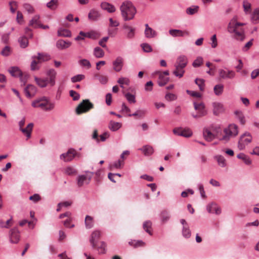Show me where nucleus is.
I'll list each match as a JSON object with an SVG mask.
<instances>
[{
	"label": "nucleus",
	"instance_id": "obj_1",
	"mask_svg": "<svg viewBox=\"0 0 259 259\" xmlns=\"http://www.w3.org/2000/svg\"><path fill=\"white\" fill-rule=\"evenodd\" d=\"M120 10L124 21L133 19L137 13L136 8L130 1L123 2L120 7Z\"/></svg>",
	"mask_w": 259,
	"mask_h": 259
},
{
	"label": "nucleus",
	"instance_id": "obj_2",
	"mask_svg": "<svg viewBox=\"0 0 259 259\" xmlns=\"http://www.w3.org/2000/svg\"><path fill=\"white\" fill-rule=\"evenodd\" d=\"M225 135L220 140L228 141L231 136H236L238 133V126L235 124H231L229 126L224 130Z\"/></svg>",
	"mask_w": 259,
	"mask_h": 259
},
{
	"label": "nucleus",
	"instance_id": "obj_3",
	"mask_svg": "<svg viewBox=\"0 0 259 259\" xmlns=\"http://www.w3.org/2000/svg\"><path fill=\"white\" fill-rule=\"evenodd\" d=\"M94 108V104L91 103L89 100H83L76 108L77 114H80L82 113L87 112L90 109Z\"/></svg>",
	"mask_w": 259,
	"mask_h": 259
},
{
	"label": "nucleus",
	"instance_id": "obj_4",
	"mask_svg": "<svg viewBox=\"0 0 259 259\" xmlns=\"http://www.w3.org/2000/svg\"><path fill=\"white\" fill-rule=\"evenodd\" d=\"M252 140V137L250 133L249 132H245L242 134L239 139L238 143V148L240 150H243L246 145L250 143Z\"/></svg>",
	"mask_w": 259,
	"mask_h": 259
},
{
	"label": "nucleus",
	"instance_id": "obj_5",
	"mask_svg": "<svg viewBox=\"0 0 259 259\" xmlns=\"http://www.w3.org/2000/svg\"><path fill=\"white\" fill-rule=\"evenodd\" d=\"M93 172L87 171L85 175H79L77 178V183L78 187H81L84 184H89L92 177Z\"/></svg>",
	"mask_w": 259,
	"mask_h": 259
},
{
	"label": "nucleus",
	"instance_id": "obj_6",
	"mask_svg": "<svg viewBox=\"0 0 259 259\" xmlns=\"http://www.w3.org/2000/svg\"><path fill=\"white\" fill-rule=\"evenodd\" d=\"M25 118H23L19 122V125L20 126V131L25 135H26L27 138H30L31 137V134L32 130V128L33 127V123H29L26 128H22V126H24L25 124Z\"/></svg>",
	"mask_w": 259,
	"mask_h": 259
},
{
	"label": "nucleus",
	"instance_id": "obj_7",
	"mask_svg": "<svg viewBox=\"0 0 259 259\" xmlns=\"http://www.w3.org/2000/svg\"><path fill=\"white\" fill-rule=\"evenodd\" d=\"M219 74L220 78L224 79H233L235 76V72L227 68H226V69H219Z\"/></svg>",
	"mask_w": 259,
	"mask_h": 259
},
{
	"label": "nucleus",
	"instance_id": "obj_8",
	"mask_svg": "<svg viewBox=\"0 0 259 259\" xmlns=\"http://www.w3.org/2000/svg\"><path fill=\"white\" fill-rule=\"evenodd\" d=\"M9 237L12 243H17L20 239V232L17 228H14L10 231Z\"/></svg>",
	"mask_w": 259,
	"mask_h": 259
},
{
	"label": "nucleus",
	"instance_id": "obj_9",
	"mask_svg": "<svg viewBox=\"0 0 259 259\" xmlns=\"http://www.w3.org/2000/svg\"><path fill=\"white\" fill-rule=\"evenodd\" d=\"M76 154V152L74 149H70L68 151L60 155V159L63 160L65 162L72 160Z\"/></svg>",
	"mask_w": 259,
	"mask_h": 259
},
{
	"label": "nucleus",
	"instance_id": "obj_10",
	"mask_svg": "<svg viewBox=\"0 0 259 259\" xmlns=\"http://www.w3.org/2000/svg\"><path fill=\"white\" fill-rule=\"evenodd\" d=\"M193 105L195 110L197 111V113L200 116L203 117L207 115V111L203 103H197L196 102H194Z\"/></svg>",
	"mask_w": 259,
	"mask_h": 259
},
{
	"label": "nucleus",
	"instance_id": "obj_11",
	"mask_svg": "<svg viewBox=\"0 0 259 259\" xmlns=\"http://www.w3.org/2000/svg\"><path fill=\"white\" fill-rule=\"evenodd\" d=\"M188 60L186 56L184 55L179 56L175 64L176 69L177 70L184 69L186 66Z\"/></svg>",
	"mask_w": 259,
	"mask_h": 259
},
{
	"label": "nucleus",
	"instance_id": "obj_12",
	"mask_svg": "<svg viewBox=\"0 0 259 259\" xmlns=\"http://www.w3.org/2000/svg\"><path fill=\"white\" fill-rule=\"evenodd\" d=\"M48 103V99L44 97L33 101L32 103V106L35 108L40 107L41 108L45 109Z\"/></svg>",
	"mask_w": 259,
	"mask_h": 259
},
{
	"label": "nucleus",
	"instance_id": "obj_13",
	"mask_svg": "<svg viewBox=\"0 0 259 259\" xmlns=\"http://www.w3.org/2000/svg\"><path fill=\"white\" fill-rule=\"evenodd\" d=\"M101 235V233L99 231L96 230L92 232L90 239V242L93 248H95L96 247L97 242L100 239Z\"/></svg>",
	"mask_w": 259,
	"mask_h": 259
},
{
	"label": "nucleus",
	"instance_id": "obj_14",
	"mask_svg": "<svg viewBox=\"0 0 259 259\" xmlns=\"http://www.w3.org/2000/svg\"><path fill=\"white\" fill-rule=\"evenodd\" d=\"M46 74L49 77V84L52 87L54 86L55 84L57 72L54 69H50L47 71Z\"/></svg>",
	"mask_w": 259,
	"mask_h": 259
},
{
	"label": "nucleus",
	"instance_id": "obj_15",
	"mask_svg": "<svg viewBox=\"0 0 259 259\" xmlns=\"http://www.w3.org/2000/svg\"><path fill=\"white\" fill-rule=\"evenodd\" d=\"M213 113L215 115H218L220 113H223L224 110L223 105L219 102H214L212 103Z\"/></svg>",
	"mask_w": 259,
	"mask_h": 259
},
{
	"label": "nucleus",
	"instance_id": "obj_16",
	"mask_svg": "<svg viewBox=\"0 0 259 259\" xmlns=\"http://www.w3.org/2000/svg\"><path fill=\"white\" fill-rule=\"evenodd\" d=\"M36 87L32 84H28L24 89V92L27 97L31 98L36 93Z\"/></svg>",
	"mask_w": 259,
	"mask_h": 259
},
{
	"label": "nucleus",
	"instance_id": "obj_17",
	"mask_svg": "<svg viewBox=\"0 0 259 259\" xmlns=\"http://www.w3.org/2000/svg\"><path fill=\"white\" fill-rule=\"evenodd\" d=\"M113 69L116 72H119L123 66V59L121 57H118L113 62Z\"/></svg>",
	"mask_w": 259,
	"mask_h": 259
},
{
	"label": "nucleus",
	"instance_id": "obj_18",
	"mask_svg": "<svg viewBox=\"0 0 259 259\" xmlns=\"http://www.w3.org/2000/svg\"><path fill=\"white\" fill-rule=\"evenodd\" d=\"M206 209L209 213H213L214 211L215 214H219L221 212V208L217 206V205L214 203L209 204L207 206Z\"/></svg>",
	"mask_w": 259,
	"mask_h": 259
},
{
	"label": "nucleus",
	"instance_id": "obj_19",
	"mask_svg": "<svg viewBox=\"0 0 259 259\" xmlns=\"http://www.w3.org/2000/svg\"><path fill=\"white\" fill-rule=\"evenodd\" d=\"M71 44L70 41L59 39L56 42V47L60 50H63L68 48Z\"/></svg>",
	"mask_w": 259,
	"mask_h": 259
},
{
	"label": "nucleus",
	"instance_id": "obj_20",
	"mask_svg": "<svg viewBox=\"0 0 259 259\" xmlns=\"http://www.w3.org/2000/svg\"><path fill=\"white\" fill-rule=\"evenodd\" d=\"M169 33L173 37L188 36L189 33L188 31H183L179 29H170L169 30Z\"/></svg>",
	"mask_w": 259,
	"mask_h": 259
},
{
	"label": "nucleus",
	"instance_id": "obj_21",
	"mask_svg": "<svg viewBox=\"0 0 259 259\" xmlns=\"http://www.w3.org/2000/svg\"><path fill=\"white\" fill-rule=\"evenodd\" d=\"M8 71L12 76L15 77H18V76L23 75V72L20 68L17 66L11 67L9 69Z\"/></svg>",
	"mask_w": 259,
	"mask_h": 259
},
{
	"label": "nucleus",
	"instance_id": "obj_22",
	"mask_svg": "<svg viewBox=\"0 0 259 259\" xmlns=\"http://www.w3.org/2000/svg\"><path fill=\"white\" fill-rule=\"evenodd\" d=\"M203 136L204 139L207 142L212 141L214 138L215 136L207 128H204L203 130Z\"/></svg>",
	"mask_w": 259,
	"mask_h": 259
},
{
	"label": "nucleus",
	"instance_id": "obj_23",
	"mask_svg": "<svg viewBox=\"0 0 259 259\" xmlns=\"http://www.w3.org/2000/svg\"><path fill=\"white\" fill-rule=\"evenodd\" d=\"M101 7L102 9L107 11L109 13H113L116 10L115 7L113 5L107 2L102 3Z\"/></svg>",
	"mask_w": 259,
	"mask_h": 259
},
{
	"label": "nucleus",
	"instance_id": "obj_24",
	"mask_svg": "<svg viewBox=\"0 0 259 259\" xmlns=\"http://www.w3.org/2000/svg\"><path fill=\"white\" fill-rule=\"evenodd\" d=\"M34 80L36 81L37 84L40 88H45L49 84V81L48 78H41L37 77H34Z\"/></svg>",
	"mask_w": 259,
	"mask_h": 259
},
{
	"label": "nucleus",
	"instance_id": "obj_25",
	"mask_svg": "<svg viewBox=\"0 0 259 259\" xmlns=\"http://www.w3.org/2000/svg\"><path fill=\"white\" fill-rule=\"evenodd\" d=\"M100 14L98 11L94 9H92L88 14V18L90 20L97 21L100 17Z\"/></svg>",
	"mask_w": 259,
	"mask_h": 259
},
{
	"label": "nucleus",
	"instance_id": "obj_26",
	"mask_svg": "<svg viewBox=\"0 0 259 259\" xmlns=\"http://www.w3.org/2000/svg\"><path fill=\"white\" fill-rule=\"evenodd\" d=\"M32 59H37L39 63L41 62L47 61L50 59V56L46 54H42L40 53H37V56H32Z\"/></svg>",
	"mask_w": 259,
	"mask_h": 259
},
{
	"label": "nucleus",
	"instance_id": "obj_27",
	"mask_svg": "<svg viewBox=\"0 0 259 259\" xmlns=\"http://www.w3.org/2000/svg\"><path fill=\"white\" fill-rule=\"evenodd\" d=\"M139 150H141L145 156H150L154 152L153 147L149 145L144 146Z\"/></svg>",
	"mask_w": 259,
	"mask_h": 259
},
{
	"label": "nucleus",
	"instance_id": "obj_28",
	"mask_svg": "<svg viewBox=\"0 0 259 259\" xmlns=\"http://www.w3.org/2000/svg\"><path fill=\"white\" fill-rule=\"evenodd\" d=\"M169 78L168 77H165L163 74L160 73L157 83L160 87H163L165 85L168 81Z\"/></svg>",
	"mask_w": 259,
	"mask_h": 259
},
{
	"label": "nucleus",
	"instance_id": "obj_29",
	"mask_svg": "<svg viewBox=\"0 0 259 259\" xmlns=\"http://www.w3.org/2000/svg\"><path fill=\"white\" fill-rule=\"evenodd\" d=\"M121 127V123L118 122H115L111 120L108 124V128L112 131L115 132L119 130Z\"/></svg>",
	"mask_w": 259,
	"mask_h": 259
},
{
	"label": "nucleus",
	"instance_id": "obj_30",
	"mask_svg": "<svg viewBox=\"0 0 259 259\" xmlns=\"http://www.w3.org/2000/svg\"><path fill=\"white\" fill-rule=\"evenodd\" d=\"M39 16L35 15L29 21V25L33 27L34 28L38 27L39 24H40L39 21Z\"/></svg>",
	"mask_w": 259,
	"mask_h": 259
},
{
	"label": "nucleus",
	"instance_id": "obj_31",
	"mask_svg": "<svg viewBox=\"0 0 259 259\" xmlns=\"http://www.w3.org/2000/svg\"><path fill=\"white\" fill-rule=\"evenodd\" d=\"M123 28L124 29L128 30V31L126 33V37L128 38H132L134 37L135 31V29L134 28H133L131 26H128L126 24L123 25Z\"/></svg>",
	"mask_w": 259,
	"mask_h": 259
},
{
	"label": "nucleus",
	"instance_id": "obj_32",
	"mask_svg": "<svg viewBox=\"0 0 259 259\" xmlns=\"http://www.w3.org/2000/svg\"><path fill=\"white\" fill-rule=\"evenodd\" d=\"M237 157L242 160L246 165H249L251 164V160L250 159V158L247 155L244 154L243 153L238 154L237 155Z\"/></svg>",
	"mask_w": 259,
	"mask_h": 259
},
{
	"label": "nucleus",
	"instance_id": "obj_33",
	"mask_svg": "<svg viewBox=\"0 0 259 259\" xmlns=\"http://www.w3.org/2000/svg\"><path fill=\"white\" fill-rule=\"evenodd\" d=\"M84 223L85 227L87 229H91L94 226V221L93 217L87 215L85 218Z\"/></svg>",
	"mask_w": 259,
	"mask_h": 259
},
{
	"label": "nucleus",
	"instance_id": "obj_34",
	"mask_svg": "<svg viewBox=\"0 0 259 259\" xmlns=\"http://www.w3.org/2000/svg\"><path fill=\"white\" fill-rule=\"evenodd\" d=\"M94 55L97 58H101L104 56V52L101 48L97 47L94 48Z\"/></svg>",
	"mask_w": 259,
	"mask_h": 259
},
{
	"label": "nucleus",
	"instance_id": "obj_35",
	"mask_svg": "<svg viewBox=\"0 0 259 259\" xmlns=\"http://www.w3.org/2000/svg\"><path fill=\"white\" fill-rule=\"evenodd\" d=\"M58 35L63 37H70L71 33L70 31L68 29L60 28L58 30Z\"/></svg>",
	"mask_w": 259,
	"mask_h": 259
},
{
	"label": "nucleus",
	"instance_id": "obj_36",
	"mask_svg": "<svg viewBox=\"0 0 259 259\" xmlns=\"http://www.w3.org/2000/svg\"><path fill=\"white\" fill-rule=\"evenodd\" d=\"M236 117L239 120L240 122L242 124H244L245 123V120L244 116L242 111L236 110L234 112Z\"/></svg>",
	"mask_w": 259,
	"mask_h": 259
},
{
	"label": "nucleus",
	"instance_id": "obj_37",
	"mask_svg": "<svg viewBox=\"0 0 259 259\" xmlns=\"http://www.w3.org/2000/svg\"><path fill=\"white\" fill-rule=\"evenodd\" d=\"M252 23L254 24L259 22V9H256L254 10L251 18Z\"/></svg>",
	"mask_w": 259,
	"mask_h": 259
},
{
	"label": "nucleus",
	"instance_id": "obj_38",
	"mask_svg": "<svg viewBox=\"0 0 259 259\" xmlns=\"http://www.w3.org/2000/svg\"><path fill=\"white\" fill-rule=\"evenodd\" d=\"M224 90V85L222 84H218L214 87L213 91L217 96H220L222 94Z\"/></svg>",
	"mask_w": 259,
	"mask_h": 259
},
{
	"label": "nucleus",
	"instance_id": "obj_39",
	"mask_svg": "<svg viewBox=\"0 0 259 259\" xmlns=\"http://www.w3.org/2000/svg\"><path fill=\"white\" fill-rule=\"evenodd\" d=\"M144 33L145 37L148 38H153L157 34L156 32L152 28L148 29V30H145Z\"/></svg>",
	"mask_w": 259,
	"mask_h": 259
},
{
	"label": "nucleus",
	"instance_id": "obj_40",
	"mask_svg": "<svg viewBox=\"0 0 259 259\" xmlns=\"http://www.w3.org/2000/svg\"><path fill=\"white\" fill-rule=\"evenodd\" d=\"M182 234L185 238H189L190 237L191 233L189 225H186L183 227Z\"/></svg>",
	"mask_w": 259,
	"mask_h": 259
},
{
	"label": "nucleus",
	"instance_id": "obj_41",
	"mask_svg": "<svg viewBox=\"0 0 259 259\" xmlns=\"http://www.w3.org/2000/svg\"><path fill=\"white\" fill-rule=\"evenodd\" d=\"M214 158L217 160L218 163L220 166L223 167L226 165V160L223 156L217 155L214 157Z\"/></svg>",
	"mask_w": 259,
	"mask_h": 259
},
{
	"label": "nucleus",
	"instance_id": "obj_42",
	"mask_svg": "<svg viewBox=\"0 0 259 259\" xmlns=\"http://www.w3.org/2000/svg\"><path fill=\"white\" fill-rule=\"evenodd\" d=\"M58 6V0H51L50 2L47 4V7L52 10H54L56 9Z\"/></svg>",
	"mask_w": 259,
	"mask_h": 259
},
{
	"label": "nucleus",
	"instance_id": "obj_43",
	"mask_svg": "<svg viewBox=\"0 0 259 259\" xmlns=\"http://www.w3.org/2000/svg\"><path fill=\"white\" fill-rule=\"evenodd\" d=\"M18 42L22 48H25L28 46V40L25 36H21L18 39Z\"/></svg>",
	"mask_w": 259,
	"mask_h": 259
},
{
	"label": "nucleus",
	"instance_id": "obj_44",
	"mask_svg": "<svg viewBox=\"0 0 259 259\" xmlns=\"http://www.w3.org/2000/svg\"><path fill=\"white\" fill-rule=\"evenodd\" d=\"M160 218L163 223L166 222L169 219L168 212L166 210L162 211L160 213Z\"/></svg>",
	"mask_w": 259,
	"mask_h": 259
},
{
	"label": "nucleus",
	"instance_id": "obj_45",
	"mask_svg": "<svg viewBox=\"0 0 259 259\" xmlns=\"http://www.w3.org/2000/svg\"><path fill=\"white\" fill-rule=\"evenodd\" d=\"M130 79L126 77H120L117 80V82L120 84V87L122 88H123V85L124 84L128 85L130 84Z\"/></svg>",
	"mask_w": 259,
	"mask_h": 259
},
{
	"label": "nucleus",
	"instance_id": "obj_46",
	"mask_svg": "<svg viewBox=\"0 0 259 259\" xmlns=\"http://www.w3.org/2000/svg\"><path fill=\"white\" fill-rule=\"evenodd\" d=\"M151 226L152 223L150 221H146L143 224V229L150 235H152V233L150 230L151 228Z\"/></svg>",
	"mask_w": 259,
	"mask_h": 259
},
{
	"label": "nucleus",
	"instance_id": "obj_47",
	"mask_svg": "<svg viewBox=\"0 0 259 259\" xmlns=\"http://www.w3.org/2000/svg\"><path fill=\"white\" fill-rule=\"evenodd\" d=\"M12 222V217L5 222L3 220H0V226L2 228H8L11 225Z\"/></svg>",
	"mask_w": 259,
	"mask_h": 259
},
{
	"label": "nucleus",
	"instance_id": "obj_48",
	"mask_svg": "<svg viewBox=\"0 0 259 259\" xmlns=\"http://www.w3.org/2000/svg\"><path fill=\"white\" fill-rule=\"evenodd\" d=\"M195 83L197 84L200 91H203L204 89V80L203 79L196 78L195 80Z\"/></svg>",
	"mask_w": 259,
	"mask_h": 259
},
{
	"label": "nucleus",
	"instance_id": "obj_49",
	"mask_svg": "<svg viewBox=\"0 0 259 259\" xmlns=\"http://www.w3.org/2000/svg\"><path fill=\"white\" fill-rule=\"evenodd\" d=\"M182 134H183V135H181V136L184 137L186 138L190 137L191 136H192V135L193 134L192 131L189 128H184V130L182 129Z\"/></svg>",
	"mask_w": 259,
	"mask_h": 259
},
{
	"label": "nucleus",
	"instance_id": "obj_50",
	"mask_svg": "<svg viewBox=\"0 0 259 259\" xmlns=\"http://www.w3.org/2000/svg\"><path fill=\"white\" fill-rule=\"evenodd\" d=\"M94 76L95 77L98 78L100 83L103 84H106L108 81V78L106 76L95 74Z\"/></svg>",
	"mask_w": 259,
	"mask_h": 259
},
{
	"label": "nucleus",
	"instance_id": "obj_51",
	"mask_svg": "<svg viewBox=\"0 0 259 259\" xmlns=\"http://www.w3.org/2000/svg\"><path fill=\"white\" fill-rule=\"evenodd\" d=\"M18 77H20V80L22 83L21 85H25L29 78V75L27 73H23V75Z\"/></svg>",
	"mask_w": 259,
	"mask_h": 259
},
{
	"label": "nucleus",
	"instance_id": "obj_52",
	"mask_svg": "<svg viewBox=\"0 0 259 259\" xmlns=\"http://www.w3.org/2000/svg\"><path fill=\"white\" fill-rule=\"evenodd\" d=\"M234 33L235 34V38L236 39L240 41H243L244 39L245 35L243 32L238 31L237 29H236Z\"/></svg>",
	"mask_w": 259,
	"mask_h": 259
},
{
	"label": "nucleus",
	"instance_id": "obj_53",
	"mask_svg": "<svg viewBox=\"0 0 259 259\" xmlns=\"http://www.w3.org/2000/svg\"><path fill=\"white\" fill-rule=\"evenodd\" d=\"M85 76L83 74H78L71 77V80L72 82H78L84 78Z\"/></svg>",
	"mask_w": 259,
	"mask_h": 259
},
{
	"label": "nucleus",
	"instance_id": "obj_54",
	"mask_svg": "<svg viewBox=\"0 0 259 259\" xmlns=\"http://www.w3.org/2000/svg\"><path fill=\"white\" fill-rule=\"evenodd\" d=\"M145 114V111L144 110H137L133 114H130L128 115L129 116H138L139 118H142L144 116Z\"/></svg>",
	"mask_w": 259,
	"mask_h": 259
},
{
	"label": "nucleus",
	"instance_id": "obj_55",
	"mask_svg": "<svg viewBox=\"0 0 259 259\" xmlns=\"http://www.w3.org/2000/svg\"><path fill=\"white\" fill-rule=\"evenodd\" d=\"M65 172L69 176H72L75 175L77 173V171L74 168L69 166L65 169Z\"/></svg>",
	"mask_w": 259,
	"mask_h": 259
},
{
	"label": "nucleus",
	"instance_id": "obj_56",
	"mask_svg": "<svg viewBox=\"0 0 259 259\" xmlns=\"http://www.w3.org/2000/svg\"><path fill=\"white\" fill-rule=\"evenodd\" d=\"M106 243L104 241L101 242V245L98 247H96L99 251V253L104 254L106 252Z\"/></svg>",
	"mask_w": 259,
	"mask_h": 259
},
{
	"label": "nucleus",
	"instance_id": "obj_57",
	"mask_svg": "<svg viewBox=\"0 0 259 259\" xmlns=\"http://www.w3.org/2000/svg\"><path fill=\"white\" fill-rule=\"evenodd\" d=\"M203 63V58L202 57H198L193 62L192 65L194 67H199Z\"/></svg>",
	"mask_w": 259,
	"mask_h": 259
},
{
	"label": "nucleus",
	"instance_id": "obj_58",
	"mask_svg": "<svg viewBox=\"0 0 259 259\" xmlns=\"http://www.w3.org/2000/svg\"><path fill=\"white\" fill-rule=\"evenodd\" d=\"M11 48L10 47L6 46L1 51V54L4 56H8L10 55Z\"/></svg>",
	"mask_w": 259,
	"mask_h": 259
},
{
	"label": "nucleus",
	"instance_id": "obj_59",
	"mask_svg": "<svg viewBox=\"0 0 259 259\" xmlns=\"http://www.w3.org/2000/svg\"><path fill=\"white\" fill-rule=\"evenodd\" d=\"M69 95L72 98L73 100L74 101H77L79 100L80 98L79 94L73 90H71L69 91Z\"/></svg>",
	"mask_w": 259,
	"mask_h": 259
},
{
	"label": "nucleus",
	"instance_id": "obj_60",
	"mask_svg": "<svg viewBox=\"0 0 259 259\" xmlns=\"http://www.w3.org/2000/svg\"><path fill=\"white\" fill-rule=\"evenodd\" d=\"M79 64L82 66H85L88 69H89L91 67V64L90 61L87 59H83L80 60L79 61Z\"/></svg>",
	"mask_w": 259,
	"mask_h": 259
},
{
	"label": "nucleus",
	"instance_id": "obj_61",
	"mask_svg": "<svg viewBox=\"0 0 259 259\" xmlns=\"http://www.w3.org/2000/svg\"><path fill=\"white\" fill-rule=\"evenodd\" d=\"M165 98L168 101H175L177 99V96L172 93H167L165 95Z\"/></svg>",
	"mask_w": 259,
	"mask_h": 259
},
{
	"label": "nucleus",
	"instance_id": "obj_62",
	"mask_svg": "<svg viewBox=\"0 0 259 259\" xmlns=\"http://www.w3.org/2000/svg\"><path fill=\"white\" fill-rule=\"evenodd\" d=\"M125 97L130 103H135L136 102L135 96L131 93H126Z\"/></svg>",
	"mask_w": 259,
	"mask_h": 259
},
{
	"label": "nucleus",
	"instance_id": "obj_63",
	"mask_svg": "<svg viewBox=\"0 0 259 259\" xmlns=\"http://www.w3.org/2000/svg\"><path fill=\"white\" fill-rule=\"evenodd\" d=\"M141 46L143 51L145 52L149 53L152 51L151 47L148 44L144 43L141 44Z\"/></svg>",
	"mask_w": 259,
	"mask_h": 259
},
{
	"label": "nucleus",
	"instance_id": "obj_64",
	"mask_svg": "<svg viewBox=\"0 0 259 259\" xmlns=\"http://www.w3.org/2000/svg\"><path fill=\"white\" fill-rule=\"evenodd\" d=\"M199 7L195 6L194 8L189 7L187 9L186 12L189 15H193L198 11Z\"/></svg>",
	"mask_w": 259,
	"mask_h": 259
}]
</instances>
